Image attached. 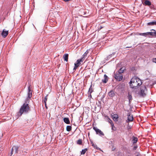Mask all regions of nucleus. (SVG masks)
Returning a JSON list of instances; mask_svg holds the SVG:
<instances>
[{
  "instance_id": "32",
  "label": "nucleus",
  "mask_w": 156,
  "mask_h": 156,
  "mask_svg": "<svg viewBox=\"0 0 156 156\" xmlns=\"http://www.w3.org/2000/svg\"><path fill=\"white\" fill-rule=\"evenodd\" d=\"M78 67L77 66L75 65L74 67V68H73V70H76Z\"/></svg>"
},
{
  "instance_id": "21",
  "label": "nucleus",
  "mask_w": 156,
  "mask_h": 156,
  "mask_svg": "<svg viewBox=\"0 0 156 156\" xmlns=\"http://www.w3.org/2000/svg\"><path fill=\"white\" fill-rule=\"evenodd\" d=\"M108 122L109 123H110L111 125V126L112 127V129L113 130H114L115 129H114V127L115 128V127L114 126V124L113 123L112 120L110 119H109Z\"/></svg>"
},
{
  "instance_id": "30",
  "label": "nucleus",
  "mask_w": 156,
  "mask_h": 156,
  "mask_svg": "<svg viewBox=\"0 0 156 156\" xmlns=\"http://www.w3.org/2000/svg\"><path fill=\"white\" fill-rule=\"evenodd\" d=\"M137 145L135 146H134L133 147V151H135L136 150V149H137Z\"/></svg>"
},
{
  "instance_id": "14",
  "label": "nucleus",
  "mask_w": 156,
  "mask_h": 156,
  "mask_svg": "<svg viewBox=\"0 0 156 156\" xmlns=\"http://www.w3.org/2000/svg\"><path fill=\"white\" fill-rule=\"evenodd\" d=\"M128 98L129 100V103H130L132 100V97L131 94L130 93H128Z\"/></svg>"
},
{
  "instance_id": "33",
  "label": "nucleus",
  "mask_w": 156,
  "mask_h": 156,
  "mask_svg": "<svg viewBox=\"0 0 156 156\" xmlns=\"http://www.w3.org/2000/svg\"><path fill=\"white\" fill-rule=\"evenodd\" d=\"M153 62L156 63V58H153Z\"/></svg>"
},
{
  "instance_id": "25",
  "label": "nucleus",
  "mask_w": 156,
  "mask_h": 156,
  "mask_svg": "<svg viewBox=\"0 0 156 156\" xmlns=\"http://www.w3.org/2000/svg\"><path fill=\"white\" fill-rule=\"evenodd\" d=\"M66 130L68 131H70L72 129L71 126H67L66 127Z\"/></svg>"
},
{
  "instance_id": "16",
  "label": "nucleus",
  "mask_w": 156,
  "mask_h": 156,
  "mask_svg": "<svg viewBox=\"0 0 156 156\" xmlns=\"http://www.w3.org/2000/svg\"><path fill=\"white\" fill-rule=\"evenodd\" d=\"M144 5H146L150 6L151 5V2L149 0H145L144 3H143Z\"/></svg>"
},
{
  "instance_id": "22",
  "label": "nucleus",
  "mask_w": 156,
  "mask_h": 156,
  "mask_svg": "<svg viewBox=\"0 0 156 156\" xmlns=\"http://www.w3.org/2000/svg\"><path fill=\"white\" fill-rule=\"evenodd\" d=\"M119 118L118 115H115L114 116H113L112 118L115 121H118V119Z\"/></svg>"
},
{
  "instance_id": "9",
  "label": "nucleus",
  "mask_w": 156,
  "mask_h": 156,
  "mask_svg": "<svg viewBox=\"0 0 156 156\" xmlns=\"http://www.w3.org/2000/svg\"><path fill=\"white\" fill-rule=\"evenodd\" d=\"M28 96L26 100L27 101L31 98L32 95V91L31 90L30 86L28 87Z\"/></svg>"
},
{
  "instance_id": "37",
  "label": "nucleus",
  "mask_w": 156,
  "mask_h": 156,
  "mask_svg": "<svg viewBox=\"0 0 156 156\" xmlns=\"http://www.w3.org/2000/svg\"><path fill=\"white\" fill-rule=\"evenodd\" d=\"M132 46H128V47H126V48H131Z\"/></svg>"
},
{
  "instance_id": "39",
  "label": "nucleus",
  "mask_w": 156,
  "mask_h": 156,
  "mask_svg": "<svg viewBox=\"0 0 156 156\" xmlns=\"http://www.w3.org/2000/svg\"><path fill=\"white\" fill-rule=\"evenodd\" d=\"M96 106H94V110L95 111H96Z\"/></svg>"
},
{
  "instance_id": "12",
  "label": "nucleus",
  "mask_w": 156,
  "mask_h": 156,
  "mask_svg": "<svg viewBox=\"0 0 156 156\" xmlns=\"http://www.w3.org/2000/svg\"><path fill=\"white\" fill-rule=\"evenodd\" d=\"M108 80V77L106 74L104 75V79L102 80V82L104 83H106Z\"/></svg>"
},
{
  "instance_id": "19",
  "label": "nucleus",
  "mask_w": 156,
  "mask_h": 156,
  "mask_svg": "<svg viewBox=\"0 0 156 156\" xmlns=\"http://www.w3.org/2000/svg\"><path fill=\"white\" fill-rule=\"evenodd\" d=\"M63 121L67 124H69L70 123V121L68 118H64L63 119Z\"/></svg>"
},
{
  "instance_id": "23",
  "label": "nucleus",
  "mask_w": 156,
  "mask_h": 156,
  "mask_svg": "<svg viewBox=\"0 0 156 156\" xmlns=\"http://www.w3.org/2000/svg\"><path fill=\"white\" fill-rule=\"evenodd\" d=\"M148 35H151V36L152 37H154L156 35L155 34V31H154V32H148Z\"/></svg>"
},
{
  "instance_id": "29",
  "label": "nucleus",
  "mask_w": 156,
  "mask_h": 156,
  "mask_svg": "<svg viewBox=\"0 0 156 156\" xmlns=\"http://www.w3.org/2000/svg\"><path fill=\"white\" fill-rule=\"evenodd\" d=\"M48 95H47L44 98V100L43 101H44V103H46V101H47V99H48Z\"/></svg>"
},
{
  "instance_id": "38",
  "label": "nucleus",
  "mask_w": 156,
  "mask_h": 156,
  "mask_svg": "<svg viewBox=\"0 0 156 156\" xmlns=\"http://www.w3.org/2000/svg\"><path fill=\"white\" fill-rule=\"evenodd\" d=\"M103 27H102L101 26L98 29L99 30H100L101 29L103 28Z\"/></svg>"
},
{
  "instance_id": "43",
  "label": "nucleus",
  "mask_w": 156,
  "mask_h": 156,
  "mask_svg": "<svg viewBox=\"0 0 156 156\" xmlns=\"http://www.w3.org/2000/svg\"><path fill=\"white\" fill-rule=\"evenodd\" d=\"M152 7H153L152 6H151V8H152Z\"/></svg>"
},
{
  "instance_id": "5",
  "label": "nucleus",
  "mask_w": 156,
  "mask_h": 156,
  "mask_svg": "<svg viewBox=\"0 0 156 156\" xmlns=\"http://www.w3.org/2000/svg\"><path fill=\"white\" fill-rule=\"evenodd\" d=\"M19 147L16 146H13L11 149L10 156L12 155L13 153L16 154L18 153V149Z\"/></svg>"
},
{
  "instance_id": "2",
  "label": "nucleus",
  "mask_w": 156,
  "mask_h": 156,
  "mask_svg": "<svg viewBox=\"0 0 156 156\" xmlns=\"http://www.w3.org/2000/svg\"><path fill=\"white\" fill-rule=\"evenodd\" d=\"M129 83L130 87L132 89H136L140 86L142 83L141 80L137 77L134 76L131 79Z\"/></svg>"
},
{
  "instance_id": "10",
  "label": "nucleus",
  "mask_w": 156,
  "mask_h": 156,
  "mask_svg": "<svg viewBox=\"0 0 156 156\" xmlns=\"http://www.w3.org/2000/svg\"><path fill=\"white\" fill-rule=\"evenodd\" d=\"M83 59H82L81 58L80 59H78L76 63H75L74 65L76 66H77L78 67L81 64V62H83Z\"/></svg>"
},
{
  "instance_id": "18",
  "label": "nucleus",
  "mask_w": 156,
  "mask_h": 156,
  "mask_svg": "<svg viewBox=\"0 0 156 156\" xmlns=\"http://www.w3.org/2000/svg\"><path fill=\"white\" fill-rule=\"evenodd\" d=\"M93 91V89L92 87V85H91L88 91V94H90V96H91V93Z\"/></svg>"
},
{
  "instance_id": "26",
  "label": "nucleus",
  "mask_w": 156,
  "mask_h": 156,
  "mask_svg": "<svg viewBox=\"0 0 156 156\" xmlns=\"http://www.w3.org/2000/svg\"><path fill=\"white\" fill-rule=\"evenodd\" d=\"M82 143V140L81 139H79L77 141V144L79 145H81Z\"/></svg>"
},
{
  "instance_id": "15",
  "label": "nucleus",
  "mask_w": 156,
  "mask_h": 156,
  "mask_svg": "<svg viewBox=\"0 0 156 156\" xmlns=\"http://www.w3.org/2000/svg\"><path fill=\"white\" fill-rule=\"evenodd\" d=\"M69 55L68 54H65L63 55V58L64 59V61L68 62V59Z\"/></svg>"
},
{
  "instance_id": "36",
  "label": "nucleus",
  "mask_w": 156,
  "mask_h": 156,
  "mask_svg": "<svg viewBox=\"0 0 156 156\" xmlns=\"http://www.w3.org/2000/svg\"><path fill=\"white\" fill-rule=\"evenodd\" d=\"M45 104V108H46L47 109L48 108V107L47 105V104H46V103H44Z\"/></svg>"
},
{
  "instance_id": "8",
  "label": "nucleus",
  "mask_w": 156,
  "mask_h": 156,
  "mask_svg": "<svg viewBox=\"0 0 156 156\" xmlns=\"http://www.w3.org/2000/svg\"><path fill=\"white\" fill-rule=\"evenodd\" d=\"M116 92L113 90H110L108 93V95L111 98H113L115 95Z\"/></svg>"
},
{
  "instance_id": "11",
  "label": "nucleus",
  "mask_w": 156,
  "mask_h": 156,
  "mask_svg": "<svg viewBox=\"0 0 156 156\" xmlns=\"http://www.w3.org/2000/svg\"><path fill=\"white\" fill-rule=\"evenodd\" d=\"M8 31H5V30H3L2 33V35L3 37H5L8 35Z\"/></svg>"
},
{
  "instance_id": "42",
  "label": "nucleus",
  "mask_w": 156,
  "mask_h": 156,
  "mask_svg": "<svg viewBox=\"0 0 156 156\" xmlns=\"http://www.w3.org/2000/svg\"><path fill=\"white\" fill-rule=\"evenodd\" d=\"M152 7H153L152 6H151V8H152Z\"/></svg>"
},
{
  "instance_id": "35",
  "label": "nucleus",
  "mask_w": 156,
  "mask_h": 156,
  "mask_svg": "<svg viewBox=\"0 0 156 156\" xmlns=\"http://www.w3.org/2000/svg\"><path fill=\"white\" fill-rule=\"evenodd\" d=\"M152 30V31H155V35H156L155 36V37H156V31L154 29H152V30Z\"/></svg>"
},
{
  "instance_id": "24",
  "label": "nucleus",
  "mask_w": 156,
  "mask_h": 156,
  "mask_svg": "<svg viewBox=\"0 0 156 156\" xmlns=\"http://www.w3.org/2000/svg\"><path fill=\"white\" fill-rule=\"evenodd\" d=\"M133 144L136 143L138 141V139L136 137H133Z\"/></svg>"
},
{
  "instance_id": "6",
  "label": "nucleus",
  "mask_w": 156,
  "mask_h": 156,
  "mask_svg": "<svg viewBox=\"0 0 156 156\" xmlns=\"http://www.w3.org/2000/svg\"><path fill=\"white\" fill-rule=\"evenodd\" d=\"M93 129L95 131L97 134H99L100 136H103L104 135L103 133L97 127H93Z\"/></svg>"
},
{
  "instance_id": "40",
  "label": "nucleus",
  "mask_w": 156,
  "mask_h": 156,
  "mask_svg": "<svg viewBox=\"0 0 156 156\" xmlns=\"http://www.w3.org/2000/svg\"><path fill=\"white\" fill-rule=\"evenodd\" d=\"M136 156H140L139 155H137Z\"/></svg>"
},
{
  "instance_id": "34",
  "label": "nucleus",
  "mask_w": 156,
  "mask_h": 156,
  "mask_svg": "<svg viewBox=\"0 0 156 156\" xmlns=\"http://www.w3.org/2000/svg\"><path fill=\"white\" fill-rule=\"evenodd\" d=\"M91 144L92 146H93L94 147H95V146H97L96 145L94 144L93 143H91Z\"/></svg>"
},
{
  "instance_id": "44",
  "label": "nucleus",
  "mask_w": 156,
  "mask_h": 156,
  "mask_svg": "<svg viewBox=\"0 0 156 156\" xmlns=\"http://www.w3.org/2000/svg\"><path fill=\"white\" fill-rule=\"evenodd\" d=\"M1 136H0V139H1Z\"/></svg>"
},
{
  "instance_id": "13",
  "label": "nucleus",
  "mask_w": 156,
  "mask_h": 156,
  "mask_svg": "<svg viewBox=\"0 0 156 156\" xmlns=\"http://www.w3.org/2000/svg\"><path fill=\"white\" fill-rule=\"evenodd\" d=\"M125 70V67H122L120 68L119 70L118 71H117V72H118L120 74H122V73L124 72Z\"/></svg>"
},
{
  "instance_id": "1",
  "label": "nucleus",
  "mask_w": 156,
  "mask_h": 156,
  "mask_svg": "<svg viewBox=\"0 0 156 156\" xmlns=\"http://www.w3.org/2000/svg\"><path fill=\"white\" fill-rule=\"evenodd\" d=\"M27 101H25V103L21 106L17 113L19 116H21L22 114H26L30 111V108L28 104L27 103Z\"/></svg>"
},
{
  "instance_id": "17",
  "label": "nucleus",
  "mask_w": 156,
  "mask_h": 156,
  "mask_svg": "<svg viewBox=\"0 0 156 156\" xmlns=\"http://www.w3.org/2000/svg\"><path fill=\"white\" fill-rule=\"evenodd\" d=\"M147 25L148 26L156 25V21L154 20L152 22H149L147 23Z\"/></svg>"
},
{
  "instance_id": "27",
  "label": "nucleus",
  "mask_w": 156,
  "mask_h": 156,
  "mask_svg": "<svg viewBox=\"0 0 156 156\" xmlns=\"http://www.w3.org/2000/svg\"><path fill=\"white\" fill-rule=\"evenodd\" d=\"M87 148H85L84 149H83L82 150V151L81 152V154H85L86 151H87Z\"/></svg>"
},
{
  "instance_id": "31",
  "label": "nucleus",
  "mask_w": 156,
  "mask_h": 156,
  "mask_svg": "<svg viewBox=\"0 0 156 156\" xmlns=\"http://www.w3.org/2000/svg\"><path fill=\"white\" fill-rule=\"evenodd\" d=\"M115 54V52H113L112 54H111V55H109V56H108V58H111L112 57V55H114Z\"/></svg>"
},
{
  "instance_id": "3",
  "label": "nucleus",
  "mask_w": 156,
  "mask_h": 156,
  "mask_svg": "<svg viewBox=\"0 0 156 156\" xmlns=\"http://www.w3.org/2000/svg\"><path fill=\"white\" fill-rule=\"evenodd\" d=\"M147 89L145 86H141L140 88V91L138 94L140 97H144L146 95Z\"/></svg>"
},
{
  "instance_id": "7",
  "label": "nucleus",
  "mask_w": 156,
  "mask_h": 156,
  "mask_svg": "<svg viewBox=\"0 0 156 156\" xmlns=\"http://www.w3.org/2000/svg\"><path fill=\"white\" fill-rule=\"evenodd\" d=\"M127 115L128 116L127 119L126 120L127 122H129L133 121V115L131 113H128Z\"/></svg>"
},
{
  "instance_id": "20",
  "label": "nucleus",
  "mask_w": 156,
  "mask_h": 156,
  "mask_svg": "<svg viewBox=\"0 0 156 156\" xmlns=\"http://www.w3.org/2000/svg\"><path fill=\"white\" fill-rule=\"evenodd\" d=\"M89 53V51L88 50H87L86 52L84 53V54L82 55V57L81 58L82 59H83V60H84V59L86 57L87 55V54Z\"/></svg>"
},
{
  "instance_id": "28",
  "label": "nucleus",
  "mask_w": 156,
  "mask_h": 156,
  "mask_svg": "<svg viewBox=\"0 0 156 156\" xmlns=\"http://www.w3.org/2000/svg\"><path fill=\"white\" fill-rule=\"evenodd\" d=\"M140 35L143 36H147L148 35V32H147V33H140Z\"/></svg>"
},
{
  "instance_id": "4",
  "label": "nucleus",
  "mask_w": 156,
  "mask_h": 156,
  "mask_svg": "<svg viewBox=\"0 0 156 156\" xmlns=\"http://www.w3.org/2000/svg\"><path fill=\"white\" fill-rule=\"evenodd\" d=\"M114 77L115 79L119 81H121L122 78L123 76L122 74H120L118 72H114Z\"/></svg>"
},
{
  "instance_id": "41",
  "label": "nucleus",
  "mask_w": 156,
  "mask_h": 156,
  "mask_svg": "<svg viewBox=\"0 0 156 156\" xmlns=\"http://www.w3.org/2000/svg\"><path fill=\"white\" fill-rule=\"evenodd\" d=\"M144 0H142V3H143V1Z\"/></svg>"
}]
</instances>
